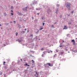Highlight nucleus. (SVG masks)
I'll list each match as a JSON object with an SVG mask.
<instances>
[{"instance_id": "1", "label": "nucleus", "mask_w": 77, "mask_h": 77, "mask_svg": "<svg viewBox=\"0 0 77 77\" xmlns=\"http://www.w3.org/2000/svg\"><path fill=\"white\" fill-rule=\"evenodd\" d=\"M71 3L69 2H67L66 7L68 8V11H70L71 9H70V6H71Z\"/></svg>"}, {"instance_id": "2", "label": "nucleus", "mask_w": 77, "mask_h": 77, "mask_svg": "<svg viewBox=\"0 0 77 77\" xmlns=\"http://www.w3.org/2000/svg\"><path fill=\"white\" fill-rule=\"evenodd\" d=\"M44 68L46 70H47L48 68H49V66L48 64H46L44 65Z\"/></svg>"}, {"instance_id": "3", "label": "nucleus", "mask_w": 77, "mask_h": 77, "mask_svg": "<svg viewBox=\"0 0 77 77\" xmlns=\"http://www.w3.org/2000/svg\"><path fill=\"white\" fill-rule=\"evenodd\" d=\"M51 10L49 8H48L47 10V13L48 14H50V12H51Z\"/></svg>"}, {"instance_id": "4", "label": "nucleus", "mask_w": 77, "mask_h": 77, "mask_svg": "<svg viewBox=\"0 0 77 77\" xmlns=\"http://www.w3.org/2000/svg\"><path fill=\"white\" fill-rule=\"evenodd\" d=\"M9 41L8 40L5 41V43L7 45H8L9 44Z\"/></svg>"}, {"instance_id": "5", "label": "nucleus", "mask_w": 77, "mask_h": 77, "mask_svg": "<svg viewBox=\"0 0 77 77\" xmlns=\"http://www.w3.org/2000/svg\"><path fill=\"white\" fill-rule=\"evenodd\" d=\"M28 8V7H25V8H23L22 9V10L23 11H27V9Z\"/></svg>"}, {"instance_id": "6", "label": "nucleus", "mask_w": 77, "mask_h": 77, "mask_svg": "<svg viewBox=\"0 0 77 77\" xmlns=\"http://www.w3.org/2000/svg\"><path fill=\"white\" fill-rule=\"evenodd\" d=\"M38 75H39V73L38 72H36V74L35 75L36 77H38Z\"/></svg>"}, {"instance_id": "7", "label": "nucleus", "mask_w": 77, "mask_h": 77, "mask_svg": "<svg viewBox=\"0 0 77 77\" xmlns=\"http://www.w3.org/2000/svg\"><path fill=\"white\" fill-rule=\"evenodd\" d=\"M71 42H73V45H75V40H74V39L72 40L71 41Z\"/></svg>"}, {"instance_id": "8", "label": "nucleus", "mask_w": 77, "mask_h": 77, "mask_svg": "<svg viewBox=\"0 0 77 77\" xmlns=\"http://www.w3.org/2000/svg\"><path fill=\"white\" fill-rule=\"evenodd\" d=\"M46 64L48 65L49 66H53V64H52V65H51V64H50V63H47Z\"/></svg>"}, {"instance_id": "9", "label": "nucleus", "mask_w": 77, "mask_h": 77, "mask_svg": "<svg viewBox=\"0 0 77 77\" xmlns=\"http://www.w3.org/2000/svg\"><path fill=\"white\" fill-rule=\"evenodd\" d=\"M68 29V27H67V26H64V27L63 28V30L65 29L66 30Z\"/></svg>"}, {"instance_id": "10", "label": "nucleus", "mask_w": 77, "mask_h": 77, "mask_svg": "<svg viewBox=\"0 0 77 77\" xmlns=\"http://www.w3.org/2000/svg\"><path fill=\"white\" fill-rule=\"evenodd\" d=\"M33 3L34 5H36V4H37V3H38V2H37V1H34Z\"/></svg>"}, {"instance_id": "11", "label": "nucleus", "mask_w": 77, "mask_h": 77, "mask_svg": "<svg viewBox=\"0 0 77 77\" xmlns=\"http://www.w3.org/2000/svg\"><path fill=\"white\" fill-rule=\"evenodd\" d=\"M16 41H18L19 42H21V41H22V40H20L19 39H18V40H17Z\"/></svg>"}, {"instance_id": "12", "label": "nucleus", "mask_w": 77, "mask_h": 77, "mask_svg": "<svg viewBox=\"0 0 77 77\" xmlns=\"http://www.w3.org/2000/svg\"><path fill=\"white\" fill-rule=\"evenodd\" d=\"M36 32L35 33L36 34H38V32H39V30L38 29H36Z\"/></svg>"}, {"instance_id": "13", "label": "nucleus", "mask_w": 77, "mask_h": 77, "mask_svg": "<svg viewBox=\"0 0 77 77\" xmlns=\"http://www.w3.org/2000/svg\"><path fill=\"white\" fill-rule=\"evenodd\" d=\"M9 23H5V25L6 26H8V25H9Z\"/></svg>"}, {"instance_id": "14", "label": "nucleus", "mask_w": 77, "mask_h": 77, "mask_svg": "<svg viewBox=\"0 0 77 77\" xmlns=\"http://www.w3.org/2000/svg\"><path fill=\"white\" fill-rule=\"evenodd\" d=\"M58 9H57L56 10V12H55V13L56 14H57V12H58Z\"/></svg>"}, {"instance_id": "15", "label": "nucleus", "mask_w": 77, "mask_h": 77, "mask_svg": "<svg viewBox=\"0 0 77 77\" xmlns=\"http://www.w3.org/2000/svg\"><path fill=\"white\" fill-rule=\"evenodd\" d=\"M21 33H22V34H24L25 33V31H22L21 32Z\"/></svg>"}, {"instance_id": "16", "label": "nucleus", "mask_w": 77, "mask_h": 77, "mask_svg": "<svg viewBox=\"0 0 77 77\" xmlns=\"http://www.w3.org/2000/svg\"><path fill=\"white\" fill-rule=\"evenodd\" d=\"M32 63H35V61H34V60H32Z\"/></svg>"}, {"instance_id": "17", "label": "nucleus", "mask_w": 77, "mask_h": 77, "mask_svg": "<svg viewBox=\"0 0 77 77\" xmlns=\"http://www.w3.org/2000/svg\"><path fill=\"white\" fill-rule=\"evenodd\" d=\"M57 7H59V6H60V5H59V4H57Z\"/></svg>"}, {"instance_id": "18", "label": "nucleus", "mask_w": 77, "mask_h": 77, "mask_svg": "<svg viewBox=\"0 0 77 77\" xmlns=\"http://www.w3.org/2000/svg\"><path fill=\"white\" fill-rule=\"evenodd\" d=\"M4 16H6L7 14H6V13H5L4 14Z\"/></svg>"}, {"instance_id": "19", "label": "nucleus", "mask_w": 77, "mask_h": 77, "mask_svg": "<svg viewBox=\"0 0 77 77\" xmlns=\"http://www.w3.org/2000/svg\"><path fill=\"white\" fill-rule=\"evenodd\" d=\"M18 27H19V28H21V25H19V24H18Z\"/></svg>"}, {"instance_id": "20", "label": "nucleus", "mask_w": 77, "mask_h": 77, "mask_svg": "<svg viewBox=\"0 0 77 77\" xmlns=\"http://www.w3.org/2000/svg\"><path fill=\"white\" fill-rule=\"evenodd\" d=\"M14 7H13L12 6L11 7V9H14Z\"/></svg>"}, {"instance_id": "21", "label": "nucleus", "mask_w": 77, "mask_h": 77, "mask_svg": "<svg viewBox=\"0 0 77 77\" xmlns=\"http://www.w3.org/2000/svg\"><path fill=\"white\" fill-rule=\"evenodd\" d=\"M56 55H57V54H55V55L54 56V57H56Z\"/></svg>"}, {"instance_id": "22", "label": "nucleus", "mask_w": 77, "mask_h": 77, "mask_svg": "<svg viewBox=\"0 0 77 77\" xmlns=\"http://www.w3.org/2000/svg\"><path fill=\"white\" fill-rule=\"evenodd\" d=\"M62 15H60V18H62Z\"/></svg>"}, {"instance_id": "23", "label": "nucleus", "mask_w": 77, "mask_h": 77, "mask_svg": "<svg viewBox=\"0 0 77 77\" xmlns=\"http://www.w3.org/2000/svg\"><path fill=\"white\" fill-rule=\"evenodd\" d=\"M31 18H32V20H34V19H35V18H34V17H32Z\"/></svg>"}, {"instance_id": "24", "label": "nucleus", "mask_w": 77, "mask_h": 77, "mask_svg": "<svg viewBox=\"0 0 77 77\" xmlns=\"http://www.w3.org/2000/svg\"><path fill=\"white\" fill-rule=\"evenodd\" d=\"M68 24H70V25H71V22H68Z\"/></svg>"}, {"instance_id": "25", "label": "nucleus", "mask_w": 77, "mask_h": 77, "mask_svg": "<svg viewBox=\"0 0 77 77\" xmlns=\"http://www.w3.org/2000/svg\"><path fill=\"white\" fill-rule=\"evenodd\" d=\"M18 14L19 15H22V14H21V13H19Z\"/></svg>"}, {"instance_id": "26", "label": "nucleus", "mask_w": 77, "mask_h": 77, "mask_svg": "<svg viewBox=\"0 0 77 77\" xmlns=\"http://www.w3.org/2000/svg\"><path fill=\"white\" fill-rule=\"evenodd\" d=\"M18 32H16L15 33V35L16 36H18Z\"/></svg>"}, {"instance_id": "27", "label": "nucleus", "mask_w": 77, "mask_h": 77, "mask_svg": "<svg viewBox=\"0 0 77 77\" xmlns=\"http://www.w3.org/2000/svg\"><path fill=\"white\" fill-rule=\"evenodd\" d=\"M4 68H5V69H7V68H8V67L6 66H5Z\"/></svg>"}, {"instance_id": "28", "label": "nucleus", "mask_w": 77, "mask_h": 77, "mask_svg": "<svg viewBox=\"0 0 77 77\" xmlns=\"http://www.w3.org/2000/svg\"><path fill=\"white\" fill-rule=\"evenodd\" d=\"M33 35H31L30 36H29V37H33Z\"/></svg>"}, {"instance_id": "29", "label": "nucleus", "mask_w": 77, "mask_h": 77, "mask_svg": "<svg viewBox=\"0 0 77 77\" xmlns=\"http://www.w3.org/2000/svg\"><path fill=\"white\" fill-rule=\"evenodd\" d=\"M42 29H44L43 28H41L40 29V30H42Z\"/></svg>"}, {"instance_id": "30", "label": "nucleus", "mask_w": 77, "mask_h": 77, "mask_svg": "<svg viewBox=\"0 0 77 77\" xmlns=\"http://www.w3.org/2000/svg\"><path fill=\"white\" fill-rule=\"evenodd\" d=\"M27 65H28V64H27V63H26L25 64V66H27Z\"/></svg>"}, {"instance_id": "31", "label": "nucleus", "mask_w": 77, "mask_h": 77, "mask_svg": "<svg viewBox=\"0 0 77 77\" xmlns=\"http://www.w3.org/2000/svg\"><path fill=\"white\" fill-rule=\"evenodd\" d=\"M2 75V72H0V75Z\"/></svg>"}, {"instance_id": "32", "label": "nucleus", "mask_w": 77, "mask_h": 77, "mask_svg": "<svg viewBox=\"0 0 77 77\" xmlns=\"http://www.w3.org/2000/svg\"><path fill=\"white\" fill-rule=\"evenodd\" d=\"M45 53H46V51H45L43 52V53L44 54H45Z\"/></svg>"}, {"instance_id": "33", "label": "nucleus", "mask_w": 77, "mask_h": 77, "mask_svg": "<svg viewBox=\"0 0 77 77\" xmlns=\"http://www.w3.org/2000/svg\"><path fill=\"white\" fill-rule=\"evenodd\" d=\"M3 65H5V63H6V62L5 61H4L3 62Z\"/></svg>"}, {"instance_id": "34", "label": "nucleus", "mask_w": 77, "mask_h": 77, "mask_svg": "<svg viewBox=\"0 0 77 77\" xmlns=\"http://www.w3.org/2000/svg\"><path fill=\"white\" fill-rule=\"evenodd\" d=\"M51 27H53V28H54V26L53 25H52L51 26Z\"/></svg>"}, {"instance_id": "35", "label": "nucleus", "mask_w": 77, "mask_h": 77, "mask_svg": "<svg viewBox=\"0 0 77 77\" xmlns=\"http://www.w3.org/2000/svg\"><path fill=\"white\" fill-rule=\"evenodd\" d=\"M35 39H36V40H37L38 39V37H37V36H36L35 37Z\"/></svg>"}, {"instance_id": "36", "label": "nucleus", "mask_w": 77, "mask_h": 77, "mask_svg": "<svg viewBox=\"0 0 77 77\" xmlns=\"http://www.w3.org/2000/svg\"><path fill=\"white\" fill-rule=\"evenodd\" d=\"M60 53L61 54H63V52H61Z\"/></svg>"}, {"instance_id": "37", "label": "nucleus", "mask_w": 77, "mask_h": 77, "mask_svg": "<svg viewBox=\"0 0 77 77\" xmlns=\"http://www.w3.org/2000/svg\"><path fill=\"white\" fill-rule=\"evenodd\" d=\"M65 50L66 51H68V49H65Z\"/></svg>"}, {"instance_id": "38", "label": "nucleus", "mask_w": 77, "mask_h": 77, "mask_svg": "<svg viewBox=\"0 0 77 77\" xmlns=\"http://www.w3.org/2000/svg\"><path fill=\"white\" fill-rule=\"evenodd\" d=\"M35 21L36 22H38V20H36V19H35Z\"/></svg>"}, {"instance_id": "39", "label": "nucleus", "mask_w": 77, "mask_h": 77, "mask_svg": "<svg viewBox=\"0 0 77 77\" xmlns=\"http://www.w3.org/2000/svg\"><path fill=\"white\" fill-rule=\"evenodd\" d=\"M13 22L14 23V24H15V23H16V21H13Z\"/></svg>"}, {"instance_id": "40", "label": "nucleus", "mask_w": 77, "mask_h": 77, "mask_svg": "<svg viewBox=\"0 0 77 77\" xmlns=\"http://www.w3.org/2000/svg\"><path fill=\"white\" fill-rule=\"evenodd\" d=\"M20 74H19L17 75V77H20Z\"/></svg>"}, {"instance_id": "41", "label": "nucleus", "mask_w": 77, "mask_h": 77, "mask_svg": "<svg viewBox=\"0 0 77 77\" xmlns=\"http://www.w3.org/2000/svg\"><path fill=\"white\" fill-rule=\"evenodd\" d=\"M73 12H74V11H72L71 12V14H73Z\"/></svg>"}, {"instance_id": "42", "label": "nucleus", "mask_w": 77, "mask_h": 77, "mask_svg": "<svg viewBox=\"0 0 77 77\" xmlns=\"http://www.w3.org/2000/svg\"><path fill=\"white\" fill-rule=\"evenodd\" d=\"M38 9L39 10H41V8H38Z\"/></svg>"}, {"instance_id": "43", "label": "nucleus", "mask_w": 77, "mask_h": 77, "mask_svg": "<svg viewBox=\"0 0 77 77\" xmlns=\"http://www.w3.org/2000/svg\"><path fill=\"white\" fill-rule=\"evenodd\" d=\"M29 56H31L32 57H34L32 55H30Z\"/></svg>"}, {"instance_id": "44", "label": "nucleus", "mask_w": 77, "mask_h": 77, "mask_svg": "<svg viewBox=\"0 0 77 77\" xmlns=\"http://www.w3.org/2000/svg\"><path fill=\"white\" fill-rule=\"evenodd\" d=\"M59 47H60L61 48V47H63V46H62V45H61L59 46Z\"/></svg>"}, {"instance_id": "45", "label": "nucleus", "mask_w": 77, "mask_h": 77, "mask_svg": "<svg viewBox=\"0 0 77 77\" xmlns=\"http://www.w3.org/2000/svg\"><path fill=\"white\" fill-rule=\"evenodd\" d=\"M45 24V23H43V26H44Z\"/></svg>"}, {"instance_id": "46", "label": "nucleus", "mask_w": 77, "mask_h": 77, "mask_svg": "<svg viewBox=\"0 0 77 77\" xmlns=\"http://www.w3.org/2000/svg\"><path fill=\"white\" fill-rule=\"evenodd\" d=\"M11 12H12V13H14V11H13V10H11Z\"/></svg>"}, {"instance_id": "47", "label": "nucleus", "mask_w": 77, "mask_h": 77, "mask_svg": "<svg viewBox=\"0 0 77 77\" xmlns=\"http://www.w3.org/2000/svg\"><path fill=\"white\" fill-rule=\"evenodd\" d=\"M36 10H37V11H38V10H39L38 9V8H36Z\"/></svg>"}, {"instance_id": "48", "label": "nucleus", "mask_w": 77, "mask_h": 77, "mask_svg": "<svg viewBox=\"0 0 77 77\" xmlns=\"http://www.w3.org/2000/svg\"><path fill=\"white\" fill-rule=\"evenodd\" d=\"M11 15H14V14L13 13H11Z\"/></svg>"}, {"instance_id": "49", "label": "nucleus", "mask_w": 77, "mask_h": 77, "mask_svg": "<svg viewBox=\"0 0 77 77\" xmlns=\"http://www.w3.org/2000/svg\"><path fill=\"white\" fill-rule=\"evenodd\" d=\"M31 53H35V51H31Z\"/></svg>"}, {"instance_id": "50", "label": "nucleus", "mask_w": 77, "mask_h": 77, "mask_svg": "<svg viewBox=\"0 0 77 77\" xmlns=\"http://www.w3.org/2000/svg\"><path fill=\"white\" fill-rule=\"evenodd\" d=\"M29 30H27V32L28 33L29 32Z\"/></svg>"}, {"instance_id": "51", "label": "nucleus", "mask_w": 77, "mask_h": 77, "mask_svg": "<svg viewBox=\"0 0 77 77\" xmlns=\"http://www.w3.org/2000/svg\"><path fill=\"white\" fill-rule=\"evenodd\" d=\"M50 51H51V53H52L53 52V51H51V50H50Z\"/></svg>"}, {"instance_id": "52", "label": "nucleus", "mask_w": 77, "mask_h": 77, "mask_svg": "<svg viewBox=\"0 0 77 77\" xmlns=\"http://www.w3.org/2000/svg\"><path fill=\"white\" fill-rule=\"evenodd\" d=\"M48 53H50V51H48Z\"/></svg>"}, {"instance_id": "53", "label": "nucleus", "mask_w": 77, "mask_h": 77, "mask_svg": "<svg viewBox=\"0 0 77 77\" xmlns=\"http://www.w3.org/2000/svg\"><path fill=\"white\" fill-rule=\"evenodd\" d=\"M54 24H57V23L56 22H55L54 23Z\"/></svg>"}, {"instance_id": "54", "label": "nucleus", "mask_w": 77, "mask_h": 77, "mask_svg": "<svg viewBox=\"0 0 77 77\" xmlns=\"http://www.w3.org/2000/svg\"><path fill=\"white\" fill-rule=\"evenodd\" d=\"M10 23H12V21H11V22H10Z\"/></svg>"}, {"instance_id": "55", "label": "nucleus", "mask_w": 77, "mask_h": 77, "mask_svg": "<svg viewBox=\"0 0 77 77\" xmlns=\"http://www.w3.org/2000/svg\"><path fill=\"white\" fill-rule=\"evenodd\" d=\"M44 50V48H42L41 49V50Z\"/></svg>"}, {"instance_id": "56", "label": "nucleus", "mask_w": 77, "mask_h": 77, "mask_svg": "<svg viewBox=\"0 0 77 77\" xmlns=\"http://www.w3.org/2000/svg\"><path fill=\"white\" fill-rule=\"evenodd\" d=\"M20 39H22V38H20Z\"/></svg>"}, {"instance_id": "57", "label": "nucleus", "mask_w": 77, "mask_h": 77, "mask_svg": "<svg viewBox=\"0 0 77 77\" xmlns=\"http://www.w3.org/2000/svg\"><path fill=\"white\" fill-rule=\"evenodd\" d=\"M29 9H30V10H31V9H32V8H29Z\"/></svg>"}, {"instance_id": "58", "label": "nucleus", "mask_w": 77, "mask_h": 77, "mask_svg": "<svg viewBox=\"0 0 77 77\" xmlns=\"http://www.w3.org/2000/svg\"><path fill=\"white\" fill-rule=\"evenodd\" d=\"M13 2H14V3H15V1H14Z\"/></svg>"}, {"instance_id": "59", "label": "nucleus", "mask_w": 77, "mask_h": 77, "mask_svg": "<svg viewBox=\"0 0 77 77\" xmlns=\"http://www.w3.org/2000/svg\"><path fill=\"white\" fill-rule=\"evenodd\" d=\"M56 51L57 52H58V51L56 50Z\"/></svg>"}, {"instance_id": "60", "label": "nucleus", "mask_w": 77, "mask_h": 77, "mask_svg": "<svg viewBox=\"0 0 77 77\" xmlns=\"http://www.w3.org/2000/svg\"><path fill=\"white\" fill-rule=\"evenodd\" d=\"M27 66H30V65H28Z\"/></svg>"}, {"instance_id": "61", "label": "nucleus", "mask_w": 77, "mask_h": 77, "mask_svg": "<svg viewBox=\"0 0 77 77\" xmlns=\"http://www.w3.org/2000/svg\"><path fill=\"white\" fill-rule=\"evenodd\" d=\"M62 43H61L60 44V45H62Z\"/></svg>"}, {"instance_id": "62", "label": "nucleus", "mask_w": 77, "mask_h": 77, "mask_svg": "<svg viewBox=\"0 0 77 77\" xmlns=\"http://www.w3.org/2000/svg\"><path fill=\"white\" fill-rule=\"evenodd\" d=\"M74 50V48H72V50Z\"/></svg>"}, {"instance_id": "63", "label": "nucleus", "mask_w": 77, "mask_h": 77, "mask_svg": "<svg viewBox=\"0 0 77 77\" xmlns=\"http://www.w3.org/2000/svg\"><path fill=\"white\" fill-rule=\"evenodd\" d=\"M4 77H5V74L4 75Z\"/></svg>"}, {"instance_id": "64", "label": "nucleus", "mask_w": 77, "mask_h": 77, "mask_svg": "<svg viewBox=\"0 0 77 77\" xmlns=\"http://www.w3.org/2000/svg\"><path fill=\"white\" fill-rule=\"evenodd\" d=\"M27 30V29H25V30Z\"/></svg>"}]
</instances>
